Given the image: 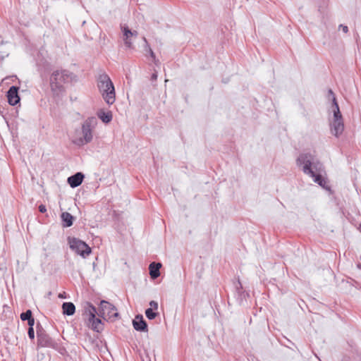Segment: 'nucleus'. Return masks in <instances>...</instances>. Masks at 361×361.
<instances>
[{
  "label": "nucleus",
  "instance_id": "f257e3e1",
  "mask_svg": "<svg viewBox=\"0 0 361 361\" xmlns=\"http://www.w3.org/2000/svg\"><path fill=\"white\" fill-rule=\"evenodd\" d=\"M314 157L309 153L302 154L297 159L298 166L302 167V171L314 178V182L319 184L325 189H329L326 186V180L319 172L322 168L319 162L314 161Z\"/></svg>",
  "mask_w": 361,
  "mask_h": 361
},
{
  "label": "nucleus",
  "instance_id": "f03ea898",
  "mask_svg": "<svg viewBox=\"0 0 361 361\" xmlns=\"http://www.w3.org/2000/svg\"><path fill=\"white\" fill-rule=\"evenodd\" d=\"M97 87L104 101L108 104H114L115 102V89L108 75L102 73L99 75Z\"/></svg>",
  "mask_w": 361,
  "mask_h": 361
},
{
  "label": "nucleus",
  "instance_id": "7ed1b4c3",
  "mask_svg": "<svg viewBox=\"0 0 361 361\" xmlns=\"http://www.w3.org/2000/svg\"><path fill=\"white\" fill-rule=\"evenodd\" d=\"M329 94L333 96L332 111L334 116L333 118L330 121L331 133L336 137H338L344 130L343 116L333 91L329 90Z\"/></svg>",
  "mask_w": 361,
  "mask_h": 361
},
{
  "label": "nucleus",
  "instance_id": "20e7f679",
  "mask_svg": "<svg viewBox=\"0 0 361 361\" xmlns=\"http://www.w3.org/2000/svg\"><path fill=\"white\" fill-rule=\"evenodd\" d=\"M97 124V120L95 117L87 118L82 125V136L75 140L73 142L78 146H82L92 142L93 139V130Z\"/></svg>",
  "mask_w": 361,
  "mask_h": 361
},
{
  "label": "nucleus",
  "instance_id": "39448f33",
  "mask_svg": "<svg viewBox=\"0 0 361 361\" xmlns=\"http://www.w3.org/2000/svg\"><path fill=\"white\" fill-rule=\"evenodd\" d=\"M72 78V74L66 71H56L50 78V86L52 92L58 94L63 90V85Z\"/></svg>",
  "mask_w": 361,
  "mask_h": 361
},
{
  "label": "nucleus",
  "instance_id": "423d86ee",
  "mask_svg": "<svg viewBox=\"0 0 361 361\" xmlns=\"http://www.w3.org/2000/svg\"><path fill=\"white\" fill-rule=\"evenodd\" d=\"M97 314L105 320L113 321L118 317V313L116 307L106 300L100 302Z\"/></svg>",
  "mask_w": 361,
  "mask_h": 361
},
{
  "label": "nucleus",
  "instance_id": "0eeeda50",
  "mask_svg": "<svg viewBox=\"0 0 361 361\" xmlns=\"http://www.w3.org/2000/svg\"><path fill=\"white\" fill-rule=\"evenodd\" d=\"M85 314L88 319V325L91 326L92 330L97 332H100L103 330L104 324L100 319L95 317L97 312L93 305L88 304L85 308Z\"/></svg>",
  "mask_w": 361,
  "mask_h": 361
},
{
  "label": "nucleus",
  "instance_id": "6e6552de",
  "mask_svg": "<svg viewBox=\"0 0 361 361\" xmlns=\"http://www.w3.org/2000/svg\"><path fill=\"white\" fill-rule=\"evenodd\" d=\"M68 243L71 249L83 258H86L92 252L87 244L76 238H68Z\"/></svg>",
  "mask_w": 361,
  "mask_h": 361
},
{
  "label": "nucleus",
  "instance_id": "1a4fd4ad",
  "mask_svg": "<svg viewBox=\"0 0 361 361\" xmlns=\"http://www.w3.org/2000/svg\"><path fill=\"white\" fill-rule=\"evenodd\" d=\"M37 345L40 348H51L57 349L58 343L44 332H37Z\"/></svg>",
  "mask_w": 361,
  "mask_h": 361
},
{
  "label": "nucleus",
  "instance_id": "9d476101",
  "mask_svg": "<svg viewBox=\"0 0 361 361\" xmlns=\"http://www.w3.org/2000/svg\"><path fill=\"white\" fill-rule=\"evenodd\" d=\"M7 97L9 104L12 106L17 104L20 101V97L18 96V87L11 86L7 92Z\"/></svg>",
  "mask_w": 361,
  "mask_h": 361
},
{
  "label": "nucleus",
  "instance_id": "9b49d317",
  "mask_svg": "<svg viewBox=\"0 0 361 361\" xmlns=\"http://www.w3.org/2000/svg\"><path fill=\"white\" fill-rule=\"evenodd\" d=\"M133 327L136 331H147V324L144 320L142 315L138 314L135 316L133 321Z\"/></svg>",
  "mask_w": 361,
  "mask_h": 361
},
{
  "label": "nucleus",
  "instance_id": "f8f14e48",
  "mask_svg": "<svg viewBox=\"0 0 361 361\" xmlns=\"http://www.w3.org/2000/svg\"><path fill=\"white\" fill-rule=\"evenodd\" d=\"M84 177V175L81 172H78L75 174L68 178V183L70 185L71 188H76L81 185Z\"/></svg>",
  "mask_w": 361,
  "mask_h": 361
},
{
  "label": "nucleus",
  "instance_id": "ddd939ff",
  "mask_svg": "<svg viewBox=\"0 0 361 361\" xmlns=\"http://www.w3.org/2000/svg\"><path fill=\"white\" fill-rule=\"evenodd\" d=\"M121 28L123 34V41L125 45L128 48H133V38L134 37H132V31L127 26H123Z\"/></svg>",
  "mask_w": 361,
  "mask_h": 361
},
{
  "label": "nucleus",
  "instance_id": "4468645a",
  "mask_svg": "<svg viewBox=\"0 0 361 361\" xmlns=\"http://www.w3.org/2000/svg\"><path fill=\"white\" fill-rule=\"evenodd\" d=\"M161 267V263L152 262L149 264V274L152 279H154L159 276L160 271L159 269Z\"/></svg>",
  "mask_w": 361,
  "mask_h": 361
},
{
  "label": "nucleus",
  "instance_id": "2eb2a0df",
  "mask_svg": "<svg viewBox=\"0 0 361 361\" xmlns=\"http://www.w3.org/2000/svg\"><path fill=\"white\" fill-rule=\"evenodd\" d=\"M62 310L64 314L71 316L75 312V307L73 302H66L62 305Z\"/></svg>",
  "mask_w": 361,
  "mask_h": 361
},
{
  "label": "nucleus",
  "instance_id": "dca6fc26",
  "mask_svg": "<svg viewBox=\"0 0 361 361\" xmlns=\"http://www.w3.org/2000/svg\"><path fill=\"white\" fill-rule=\"evenodd\" d=\"M97 116L104 123H109L111 122L113 117L111 111H104L103 110L99 111Z\"/></svg>",
  "mask_w": 361,
  "mask_h": 361
},
{
  "label": "nucleus",
  "instance_id": "f3484780",
  "mask_svg": "<svg viewBox=\"0 0 361 361\" xmlns=\"http://www.w3.org/2000/svg\"><path fill=\"white\" fill-rule=\"evenodd\" d=\"M61 219L64 223L63 226L65 227H70L73 225V217L70 213L63 212L61 214Z\"/></svg>",
  "mask_w": 361,
  "mask_h": 361
},
{
  "label": "nucleus",
  "instance_id": "a211bd4d",
  "mask_svg": "<svg viewBox=\"0 0 361 361\" xmlns=\"http://www.w3.org/2000/svg\"><path fill=\"white\" fill-rule=\"evenodd\" d=\"M142 40H143V42L145 43V44H144L145 51L149 54L150 56L152 58V59L154 60V63H156L157 61H156L155 54H154V51H152V49H151L149 44H148V42H147L146 37H142Z\"/></svg>",
  "mask_w": 361,
  "mask_h": 361
},
{
  "label": "nucleus",
  "instance_id": "6ab92c4d",
  "mask_svg": "<svg viewBox=\"0 0 361 361\" xmlns=\"http://www.w3.org/2000/svg\"><path fill=\"white\" fill-rule=\"evenodd\" d=\"M145 315L149 319L152 320L157 317V313L154 312L152 308H148L145 310Z\"/></svg>",
  "mask_w": 361,
  "mask_h": 361
},
{
  "label": "nucleus",
  "instance_id": "aec40b11",
  "mask_svg": "<svg viewBox=\"0 0 361 361\" xmlns=\"http://www.w3.org/2000/svg\"><path fill=\"white\" fill-rule=\"evenodd\" d=\"M32 311L30 310H27L26 312L21 313L20 319L23 321L28 320L32 317Z\"/></svg>",
  "mask_w": 361,
  "mask_h": 361
},
{
  "label": "nucleus",
  "instance_id": "412c9836",
  "mask_svg": "<svg viewBox=\"0 0 361 361\" xmlns=\"http://www.w3.org/2000/svg\"><path fill=\"white\" fill-rule=\"evenodd\" d=\"M27 334L30 339L35 338V331L33 327L28 328Z\"/></svg>",
  "mask_w": 361,
  "mask_h": 361
},
{
  "label": "nucleus",
  "instance_id": "4be33fe9",
  "mask_svg": "<svg viewBox=\"0 0 361 361\" xmlns=\"http://www.w3.org/2000/svg\"><path fill=\"white\" fill-rule=\"evenodd\" d=\"M150 308L157 310L158 309V303L156 301L152 300L149 302Z\"/></svg>",
  "mask_w": 361,
  "mask_h": 361
},
{
  "label": "nucleus",
  "instance_id": "5701e85b",
  "mask_svg": "<svg viewBox=\"0 0 361 361\" xmlns=\"http://www.w3.org/2000/svg\"><path fill=\"white\" fill-rule=\"evenodd\" d=\"M27 324L29 328L33 327L35 324V319L32 317L27 320Z\"/></svg>",
  "mask_w": 361,
  "mask_h": 361
},
{
  "label": "nucleus",
  "instance_id": "b1692460",
  "mask_svg": "<svg viewBox=\"0 0 361 361\" xmlns=\"http://www.w3.org/2000/svg\"><path fill=\"white\" fill-rule=\"evenodd\" d=\"M39 211L41 212V213H45L47 212V208H46V206L44 205V204H40L39 206Z\"/></svg>",
  "mask_w": 361,
  "mask_h": 361
},
{
  "label": "nucleus",
  "instance_id": "393cba45",
  "mask_svg": "<svg viewBox=\"0 0 361 361\" xmlns=\"http://www.w3.org/2000/svg\"><path fill=\"white\" fill-rule=\"evenodd\" d=\"M340 28L342 30V31L345 33H347L348 32V27L346 25H340Z\"/></svg>",
  "mask_w": 361,
  "mask_h": 361
},
{
  "label": "nucleus",
  "instance_id": "a878e982",
  "mask_svg": "<svg viewBox=\"0 0 361 361\" xmlns=\"http://www.w3.org/2000/svg\"><path fill=\"white\" fill-rule=\"evenodd\" d=\"M157 79V73L155 72L152 75L151 80H156Z\"/></svg>",
  "mask_w": 361,
  "mask_h": 361
},
{
  "label": "nucleus",
  "instance_id": "bb28decb",
  "mask_svg": "<svg viewBox=\"0 0 361 361\" xmlns=\"http://www.w3.org/2000/svg\"><path fill=\"white\" fill-rule=\"evenodd\" d=\"M137 32L134 30V31H132V37H133L134 38H136L137 37Z\"/></svg>",
  "mask_w": 361,
  "mask_h": 361
},
{
  "label": "nucleus",
  "instance_id": "cd10ccee",
  "mask_svg": "<svg viewBox=\"0 0 361 361\" xmlns=\"http://www.w3.org/2000/svg\"><path fill=\"white\" fill-rule=\"evenodd\" d=\"M6 268H3L2 267H0V269L1 270H3V269H5Z\"/></svg>",
  "mask_w": 361,
  "mask_h": 361
}]
</instances>
